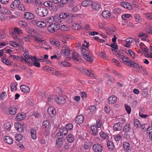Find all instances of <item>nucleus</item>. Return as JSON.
<instances>
[{
	"mask_svg": "<svg viewBox=\"0 0 152 152\" xmlns=\"http://www.w3.org/2000/svg\"><path fill=\"white\" fill-rule=\"evenodd\" d=\"M84 43L80 48L82 56L87 61L91 62L93 61V56L92 53L88 50L89 42L85 40Z\"/></svg>",
	"mask_w": 152,
	"mask_h": 152,
	"instance_id": "1",
	"label": "nucleus"
},
{
	"mask_svg": "<svg viewBox=\"0 0 152 152\" xmlns=\"http://www.w3.org/2000/svg\"><path fill=\"white\" fill-rule=\"evenodd\" d=\"M99 26L101 28H105L106 30V33L109 35H110V37L112 38H117L116 36L114 33L115 31V28L114 26L111 25V26H108V27H105L104 25L102 23H99Z\"/></svg>",
	"mask_w": 152,
	"mask_h": 152,
	"instance_id": "2",
	"label": "nucleus"
},
{
	"mask_svg": "<svg viewBox=\"0 0 152 152\" xmlns=\"http://www.w3.org/2000/svg\"><path fill=\"white\" fill-rule=\"evenodd\" d=\"M48 11V10L46 8L43 7H38L36 10V12L37 15L42 17H44L47 15Z\"/></svg>",
	"mask_w": 152,
	"mask_h": 152,
	"instance_id": "3",
	"label": "nucleus"
},
{
	"mask_svg": "<svg viewBox=\"0 0 152 152\" xmlns=\"http://www.w3.org/2000/svg\"><path fill=\"white\" fill-rule=\"evenodd\" d=\"M80 71L82 73L85 75H88L94 79L96 78V76L91 71H90L88 70H86L83 68L80 69Z\"/></svg>",
	"mask_w": 152,
	"mask_h": 152,
	"instance_id": "4",
	"label": "nucleus"
},
{
	"mask_svg": "<svg viewBox=\"0 0 152 152\" xmlns=\"http://www.w3.org/2000/svg\"><path fill=\"white\" fill-rule=\"evenodd\" d=\"M70 51L71 50L69 47L67 45L64 46L61 50L62 53L66 56L69 55Z\"/></svg>",
	"mask_w": 152,
	"mask_h": 152,
	"instance_id": "5",
	"label": "nucleus"
},
{
	"mask_svg": "<svg viewBox=\"0 0 152 152\" xmlns=\"http://www.w3.org/2000/svg\"><path fill=\"white\" fill-rule=\"evenodd\" d=\"M92 148L94 152H101L103 149L102 145L99 143L94 144Z\"/></svg>",
	"mask_w": 152,
	"mask_h": 152,
	"instance_id": "6",
	"label": "nucleus"
},
{
	"mask_svg": "<svg viewBox=\"0 0 152 152\" xmlns=\"http://www.w3.org/2000/svg\"><path fill=\"white\" fill-rule=\"evenodd\" d=\"M91 8L94 10L98 11L101 10V5L98 2H94L92 3Z\"/></svg>",
	"mask_w": 152,
	"mask_h": 152,
	"instance_id": "7",
	"label": "nucleus"
},
{
	"mask_svg": "<svg viewBox=\"0 0 152 152\" xmlns=\"http://www.w3.org/2000/svg\"><path fill=\"white\" fill-rule=\"evenodd\" d=\"M55 100L56 103L59 104H64L66 102V99L61 96H57L55 98Z\"/></svg>",
	"mask_w": 152,
	"mask_h": 152,
	"instance_id": "8",
	"label": "nucleus"
},
{
	"mask_svg": "<svg viewBox=\"0 0 152 152\" xmlns=\"http://www.w3.org/2000/svg\"><path fill=\"white\" fill-rule=\"evenodd\" d=\"M21 39L19 40V42H17L15 41H10V44L12 46L16 45L17 46L20 47V49H21V48L23 47V43L22 42Z\"/></svg>",
	"mask_w": 152,
	"mask_h": 152,
	"instance_id": "9",
	"label": "nucleus"
},
{
	"mask_svg": "<svg viewBox=\"0 0 152 152\" xmlns=\"http://www.w3.org/2000/svg\"><path fill=\"white\" fill-rule=\"evenodd\" d=\"M104 77L106 80L107 81V83L109 85H110L113 83V77L108 74L105 75Z\"/></svg>",
	"mask_w": 152,
	"mask_h": 152,
	"instance_id": "10",
	"label": "nucleus"
},
{
	"mask_svg": "<svg viewBox=\"0 0 152 152\" xmlns=\"http://www.w3.org/2000/svg\"><path fill=\"white\" fill-rule=\"evenodd\" d=\"M20 1L18 0H15L11 4L10 7L12 9L18 8L20 5Z\"/></svg>",
	"mask_w": 152,
	"mask_h": 152,
	"instance_id": "11",
	"label": "nucleus"
},
{
	"mask_svg": "<svg viewBox=\"0 0 152 152\" xmlns=\"http://www.w3.org/2000/svg\"><path fill=\"white\" fill-rule=\"evenodd\" d=\"M57 25L55 23L50 24L48 27V29L49 32L51 33H53L56 31L57 28Z\"/></svg>",
	"mask_w": 152,
	"mask_h": 152,
	"instance_id": "12",
	"label": "nucleus"
},
{
	"mask_svg": "<svg viewBox=\"0 0 152 152\" xmlns=\"http://www.w3.org/2000/svg\"><path fill=\"white\" fill-rule=\"evenodd\" d=\"M50 43L53 45H55L58 47H60L61 43L57 39H50Z\"/></svg>",
	"mask_w": 152,
	"mask_h": 152,
	"instance_id": "13",
	"label": "nucleus"
},
{
	"mask_svg": "<svg viewBox=\"0 0 152 152\" xmlns=\"http://www.w3.org/2000/svg\"><path fill=\"white\" fill-rule=\"evenodd\" d=\"M140 48L141 49L140 53H147L148 52L147 48L145 45L142 43L140 42L139 45Z\"/></svg>",
	"mask_w": 152,
	"mask_h": 152,
	"instance_id": "14",
	"label": "nucleus"
},
{
	"mask_svg": "<svg viewBox=\"0 0 152 152\" xmlns=\"http://www.w3.org/2000/svg\"><path fill=\"white\" fill-rule=\"evenodd\" d=\"M50 126V124L49 121L46 120L44 121L42 124V126L43 129H45V130L48 131L49 128Z\"/></svg>",
	"mask_w": 152,
	"mask_h": 152,
	"instance_id": "15",
	"label": "nucleus"
},
{
	"mask_svg": "<svg viewBox=\"0 0 152 152\" xmlns=\"http://www.w3.org/2000/svg\"><path fill=\"white\" fill-rule=\"evenodd\" d=\"M121 6L124 7V8H126L129 10L132 9V7L131 4L127 2H124L120 3Z\"/></svg>",
	"mask_w": 152,
	"mask_h": 152,
	"instance_id": "16",
	"label": "nucleus"
},
{
	"mask_svg": "<svg viewBox=\"0 0 152 152\" xmlns=\"http://www.w3.org/2000/svg\"><path fill=\"white\" fill-rule=\"evenodd\" d=\"M15 126L16 130L19 132H21L23 131V128L20 123L18 122L15 123Z\"/></svg>",
	"mask_w": 152,
	"mask_h": 152,
	"instance_id": "17",
	"label": "nucleus"
},
{
	"mask_svg": "<svg viewBox=\"0 0 152 152\" xmlns=\"http://www.w3.org/2000/svg\"><path fill=\"white\" fill-rule=\"evenodd\" d=\"M123 147L125 151L126 152L130 151L131 150L130 144L127 142H123Z\"/></svg>",
	"mask_w": 152,
	"mask_h": 152,
	"instance_id": "18",
	"label": "nucleus"
},
{
	"mask_svg": "<svg viewBox=\"0 0 152 152\" xmlns=\"http://www.w3.org/2000/svg\"><path fill=\"white\" fill-rule=\"evenodd\" d=\"M84 121V117L81 115H78L75 119L76 122L79 125L82 124Z\"/></svg>",
	"mask_w": 152,
	"mask_h": 152,
	"instance_id": "19",
	"label": "nucleus"
},
{
	"mask_svg": "<svg viewBox=\"0 0 152 152\" xmlns=\"http://www.w3.org/2000/svg\"><path fill=\"white\" fill-rule=\"evenodd\" d=\"M48 113L50 115L54 117L55 116L56 114V111L55 109L52 107H49L47 110Z\"/></svg>",
	"mask_w": 152,
	"mask_h": 152,
	"instance_id": "20",
	"label": "nucleus"
},
{
	"mask_svg": "<svg viewBox=\"0 0 152 152\" xmlns=\"http://www.w3.org/2000/svg\"><path fill=\"white\" fill-rule=\"evenodd\" d=\"M24 17L26 19L28 20H31L34 19V15L30 12H26L24 14Z\"/></svg>",
	"mask_w": 152,
	"mask_h": 152,
	"instance_id": "21",
	"label": "nucleus"
},
{
	"mask_svg": "<svg viewBox=\"0 0 152 152\" xmlns=\"http://www.w3.org/2000/svg\"><path fill=\"white\" fill-rule=\"evenodd\" d=\"M102 16L103 18L105 19L110 18L111 16L110 11L108 10L103 11L102 13Z\"/></svg>",
	"mask_w": 152,
	"mask_h": 152,
	"instance_id": "22",
	"label": "nucleus"
},
{
	"mask_svg": "<svg viewBox=\"0 0 152 152\" xmlns=\"http://www.w3.org/2000/svg\"><path fill=\"white\" fill-rule=\"evenodd\" d=\"M127 65L131 67H134L136 68H140V66L137 64L130 60Z\"/></svg>",
	"mask_w": 152,
	"mask_h": 152,
	"instance_id": "23",
	"label": "nucleus"
},
{
	"mask_svg": "<svg viewBox=\"0 0 152 152\" xmlns=\"http://www.w3.org/2000/svg\"><path fill=\"white\" fill-rule=\"evenodd\" d=\"M117 98L115 96L113 95L110 96L108 100L109 104H113L115 103L117 100Z\"/></svg>",
	"mask_w": 152,
	"mask_h": 152,
	"instance_id": "24",
	"label": "nucleus"
},
{
	"mask_svg": "<svg viewBox=\"0 0 152 152\" xmlns=\"http://www.w3.org/2000/svg\"><path fill=\"white\" fill-rule=\"evenodd\" d=\"M26 117V115L24 113H19L16 118V119L18 121H20L23 120Z\"/></svg>",
	"mask_w": 152,
	"mask_h": 152,
	"instance_id": "25",
	"label": "nucleus"
},
{
	"mask_svg": "<svg viewBox=\"0 0 152 152\" xmlns=\"http://www.w3.org/2000/svg\"><path fill=\"white\" fill-rule=\"evenodd\" d=\"M21 90L24 93H28L30 91L29 88L26 85H21L20 87Z\"/></svg>",
	"mask_w": 152,
	"mask_h": 152,
	"instance_id": "26",
	"label": "nucleus"
},
{
	"mask_svg": "<svg viewBox=\"0 0 152 152\" xmlns=\"http://www.w3.org/2000/svg\"><path fill=\"white\" fill-rule=\"evenodd\" d=\"M67 141L69 143H72L75 140V137L72 134H68L66 137Z\"/></svg>",
	"mask_w": 152,
	"mask_h": 152,
	"instance_id": "27",
	"label": "nucleus"
},
{
	"mask_svg": "<svg viewBox=\"0 0 152 152\" xmlns=\"http://www.w3.org/2000/svg\"><path fill=\"white\" fill-rule=\"evenodd\" d=\"M31 34L28 35L29 37H34V38H40V35L38 36L37 33L34 30H31Z\"/></svg>",
	"mask_w": 152,
	"mask_h": 152,
	"instance_id": "28",
	"label": "nucleus"
},
{
	"mask_svg": "<svg viewBox=\"0 0 152 152\" xmlns=\"http://www.w3.org/2000/svg\"><path fill=\"white\" fill-rule=\"evenodd\" d=\"M130 129V124L129 123H126L124 126L123 131L124 133H128Z\"/></svg>",
	"mask_w": 152,
	"mask_h": 152,
	"instance_id": "29",
	"label": "nucleus"
},
{
	"mask_svg": "<svg viewBox=\"0 0 152 152\" xmlns=\"http://www.w3.org/2000/svg\"><path fill=\"white\" fill-rule=\"evenodd\" d=\"M91 129L92 132V134L94 135H96L97 132V128L96 127L95 124H92L91 126Z\"/></svg>",
	"mask_w": 152,
	"mask_h": 152,
	"instance_id": "30",
	"label": "nucleus"
},
{
	"mask_svg": "<svg viewBox=\"0 0 152 152\" xmlns=\"http://www.w3.org/2000/svg\"><path fill=\"white\" fill-rule=\"evenodd\" d=\"M21 50H23L24 53L23 54L25 58L24 59H27L28 58H30V56H29V53L28 50L26 49L23 48V46L21 48Z\"/></svg>",
	"mask_w": 152,
	"mask_h": 152,
	"instance_id": "31",
	"label": "nucleus"
},
{
	"mask_svg": "<svg viewBox=\"0 0 152 152\" xmlns=\"http://www.w3.org/2000/svg\"><path fill=\"white\" fill-rule=\"evenodd\" d=\"M72 58L74 61H80V57L79 55L76 53H73Z\"/></svg>",
	"mask_w": 152,
	"mask_h": 152,
	"instance_id": "32",
	"label": "nucleus"
},
{
	"mask_svg": "<svg viewBox=\"0 0 152 152\" xmlns=\"http://www.w3.org/2000/svg\"><path fill=\"white\" fill-rule=\"evenodd\" d=\"M4 141L9 144H11L13 142V140L10 137L7 136L4 137Z\"/></svg>",
	"mask_w": 152,
	"mask_h": 152,
	"instance_id": "33",
	"label": "nucleus"
},
{
	"mask_svg": "<svg viewBox=\"0 0 152 152\" xmlns=\"http://www.w3.org/2000/svg\"><path fill=\"white\" fill-rule=\"evenodd\" d=\"M120 123H118L115 124L113 126V129L115 131L120 130L121 127L120 125Z\"/></svg>",
	"mask_w": 152,
	"mask_h": 152,
	"instance_id": "34",
	"label": "nucleus"
},
{
	"mask_svg": "<svg viewBox=\"0 0 152 152\" xmlns=\"http://www.w3.org/2000/svg\"><path fill=\"white\" fill-rule=\"evenodd\" d=\"M30 133L31 137L33 140H35L37 137L36 131L34 129H31Z\"/></svg>",
	"mask_w": 152,
	"mask_h": 152,
	"instance_id": "35",
	"label": "nucleus"
},
{
	"mask_svg": "<svg viewBox=\"0 0 152 152\" xmlns=\"http://www.w3.org/2000/svg\"><path fill=\"white\" fill-rule=\"evenodd\" d=\"M45 20L47 23L53 24L54 21V18L53 16L48 17L46 18Z\"/></svg>",
	"mask_w": 152,
	"mask_h": 152,
	"instance_id": "36",
	"label": "nucleus"
},
{
	"mask_svg": "<svg viewBox=\"0 0 152 152\" xmlns=\"http://www.w3.org/2000/svg\"><path fill=\"white\" fill-rule=\"evenodd\" d=\"M92 2L89 0H84L81 3L83 7H87L91 4Z\"/></svg>",
	"mask_w": 152,
	"mask_h": 152,
	"instance_id": "37",
	"label": "nucleus"
},
{
	"mask_svg": "<svg viewBox=\"0 0 152 152\" xmlns=\"http://www.w3.org/2000/svg\"><path fill=\"white\" fill-rule=\"evenodd\" d=\"M58 64L62 66L66 67H68L71 65L69 63L64 61L59 62H58Z\"/></svg>",
	"mask_w": 152,
	"mask_h": 152,
	"instance_id": "38",
	"label": "nucleus"
},
{
	"mask_svg": "<svg viewBox=\"0 0 152 152\" xmlns=\"http://www.w3.org/2000/svg\"><path fill=\"white\" fill-rule=\"evenodd\" d=\"M9 112L12 115H14L16 113V108L15 107H10L9 109Z\"/></svg>",
	"mask_w": 152,
	"mask_h": 152,
	"instance_id": "39",
	"label": "nucleus"
},
{
	"mask_svg": "<svg viewBox=\"0 0 152 152\" xmlns=\"http://www.w3.org/2000/svg\"><path fill=\"white\" fill-rule=\"evenodd\" d=\"M99 134L100 137L104 140H107L109 139V136L103 132H100Z\"/></svg>",
	"mask_w": 152,
	"mask_h": 152,
	"instance_id": "40",
	"label": "nucleus"
},
{
	"mask_svg": "<svg viewBox=\"0 0 152 152\" xmlns=\"http://www.w3.org/2000/svg\"><path fill=\"white\" fill-rule=\"evenodd\" d=\"M121 60L123 63L126 65L130 60L128 57H126L125 56H123V57H122Z\"/></svg>",
	"mask_w": 152,
	"mask_h": 152,
	"instance_id": "41",
	"label": "nucleus"
},
{
	"mask_svg": "<svg viewBox=\"0 0 152 152\" xmlns=\"http://www.w3.org/2000/svg\"><path fill=\"white\" fill-rule=\"evenodd\" d=\"M18 24L20 27L23 28L26 27L27 25L26 22L24 21H20L18 22Z\"/></svg>",
	"mask_w": 152,
	"mask_h": 152,
	"instance_id": "42",
	"label": "nucleus"
},
{
	"mask_svg": "<svg viewBox=\"0 0 152 152\" xmlns=\"http://www.w3.org/2000/svg\"><path fill=\"white\" fill-rule=\"evenodd\" d=\"M1 10V12H3L4 14H6L7 15H10L12 13L6 7H3Z\"/></svg>",
	"mask_w": 152,
	"mask_h": 152,
	"instance_id": "43",
	"label": "nucleus"
},
{
	"mask_svg": "<svg viewBox=\"0 0 152 152\" xmlns=\"http://www.w3.org/2000/svg\"><path fill=\"white\" fill-rule=\"evenodd\" d=\"M46 23L45 22L42 21H38L37 22V26L40 28H42L45 26Z\"/></svg>",
	"mask_w": 152,
	"mask_h": 152,
	"instance_id": "44",
	"label": "nucleus"
},
{
	"mask_svg": "<svg viewBox=\"0 0 152 152\" xmlns=\"http://www.w3.org/2000/svg\"><path fill=\"white\" fill-rule=\"evenodd\" d=\"M17 84L15 83H12L10 85L11 91L12 92H14L17 90Z\"/></svg>",
	"mask_w": 152,
	"mask_h": 152,
	"instance_id": "45",
	"label": "nucleus"
},
{
	"mask_svg": "<svg viewBox=\"0 0 152 152\" xmlns=\"http://www.w3.org/2000/svg\"><path fill=\"white\" fill-rule=\"evenodd\" d=\"M23 60H24L26 63H27L29 66H32L33 64L32 63L33 60L31 58H28L27 59H24L23 58Z\"/></svg>",
	"mask_w": 152,
	"mask_h": 152,
	"instance_id": "46",
	"label": "nucleus"
},
{
	"mask_svg": "<svg viewBox=\"0 0 152 152\" xmlns=\"http://www.w3.org/2000/svg\"><path fill=\"white\" fill-rule=\"evenodd\" d=\"M91 145L92 144L90 142L86 141L85 143L84 147L85 149H88L91 146Z\"/></svg>",
	"mask_w": 152,
	"mask_h": 152,
	"instance_id": "47",
	"label": "nucleus"
},
{
	"mask_svg": "<svg viewBox=\"0 0 152 152\" xmlns=\"http://www.w3.org/2000/svg\"><path fill=\"white\" fill-rule=\"evenodd\" d=\"M68 1L71 2L73 1V0H61L59 4V7H62L64 4H66Z\"/></svg>",
	"mask_w": 152,
	"mask_h": 152,
	"instance_id": "48",
	"label": "nucleus"
},
{
	"mask_svg": "<svg viewBox=\"0 0 152 152\" xmlns=\"http://www.w3.org/2000/svg\"><path fill=\"white\" fill-rule=\"evenodd\" d=\"M134 125L135 127L138 128L140 127L141 124L139 121L137 119H135L134 121Z\"/></svg>",
	"mask_w": 152,
	"mask_h": 152,
	"instance_id": "49",
	"label": "nucleus"
},
{
	"mask_svg": "<svg viewBox=\"0 0 152 152\" xmlns=\"http://www.w3.org/2000/svg\"><path fill=\"white\" fill-rule=\"evenodd\" d=\"M56 145L58 147H60L62 145H63V142L61 138H58L56 141Z\"/></svg>",
	"mask_w": 152,
	"mask_h": 152,
	"instance_id": "50",
	"label": "nucleus"
},
{
	"mask_svg": "<svg viewBox=\"0 0 152 152\" xmlns=\"http://www.w3.org/2000/svg\"><path fill=\"white\" fill-rule=\"evenodd\" d=\"M90 110L89 112L91 113H93L96 111V108L94 105H91L88 107Z\"/></svg>",
	"mask_w": 152,
	"mask_h": 152,
	"instance_id": "51",
	"label": "nucleus"
},
{
	"mask_svg": "<svg viewBox=\"0 0 152 152\" xmlns=\"http://www.w3.org/2000/svg\"><path fill=\"white\" fill-rule=\"evenodd\" d=\"M54 18V20L57 23H60L62 22L61 18L60 16L59 17L58 15H56Z\"/></svg>",
	"mask_w": 152,
	"mask_h": 152,
	"instance_id": "52",
	"label": "nucleus"
},
{
	"mask_svg": "<svg viewBox=\"0 0 152 152\" xmlns=\"http://www.w3.org/2000/svg\"><path fill=\"white\" fill-rule=\"evenodd\" d=\"M81 28V26L77 23H74L72 26V28L75 30H79Z\"/></svg>",
	"mask_w": 152,
	"mask_h": 152,
	"instance_id": "53",
	"label": "nucleus"
},
{
	"mask_svg": "<svg viewBox=\"0 0 152 152\" xmlns=\"http://www.w3.org/2000/svg\"><path fill=\"white\" fill-rule=\"evenodd\" d=\"M121 134L120 132L119 134L114 135V140L116 141H119L121 138Z\"/></svg>",
	"mask_w": 152,
	"mask_h": 152,
	"instance_id": "54",
	"label": "nucleus"
},
{
	"mask_svg": "<svg viewBox=\"0 0 152 152\" xmlns=\"http://www.w3.org/2000/svg\"><path fill=\"white\" fill-rule=\"evenodd\" d=\"M107 146L109 149L112 150L114 146L113 142L111 141H108L107 142Z\"/></svg>",
	"mask_w": 152,
	"mask_h": 152,
	"instance_id": "55",
	"label": "nucleus"
},
{
	"mask_svg": "<svg viewBox=\"0 0 152 152\" xmlns=\"http://www.w3.org/2000/svg\"><path fill=\"white\" fill-rule=\"evenodd\" d=\"M19 10L22 12H25L26 11V7L25 6L22 4H20V5L18 8Z\"/></svg>",
	"mask_w": 152,
	"mask_h": 152,
	"instance_id": "56",
	"label": "nucleus"
},
{
	"mask_svg": "<svg viewBox=\"0 0 152 152\" xmlns=\"http://www.w3.org/2000/svg\"><path fill=\"white\" fill-rule=\"evenodd\" d=\"M69 15V13L65 12H63L60 15V18L62 19L66 18Z\"/></svg>",
	"mask_w": 152,
	"mask_h": 152,
	"instance_id": "57",
	"label": "nucleus"
},
{
	"mask_svg": "<svg viewBox=\"0 0 152 152\" xmlns=\"http://www.w3.org/2000/svg\"><path fill=\"white\" fill-rule=\"evenodd\" d=\"M134 17L135 21L136 22H139L140 20H141V18L139 15L137 13H135L134 15Z\"/></svg>",
	"mask_w": 152,
	"mask_h": 152,
	"instance_id": "58",
	"label": "nucleus"
},
{
	"mask_svg": "<svg viewBox=\"0 0 152 152\" xmlns=\"http://www.w3.org/2000/svg\"><path fill=\"white\" fill-rule=\"evenodd\" d=\"M132 17V15L130 14H126L123 15L122 16V18L123 20H125L128 18H130Z\"/></svg>",
	"mask_w": 152,
	"mask_h": 152,
	"instance_id": "59",
	"label": "nucleus"
},
{
	"mask_svg": "<svg viewBox=\"0 0 152 152\" xmlns=\"http://www.w3.org/2000/svg\"><path fill=\"white\" fill-rule=\"evenodd\" d=\"M35 41L39 45H43V44H45V41L44 40H42L41 39H35Z\"/></svg>",
	"mask_w": 152,
	"mask_h": 152,
	"instance_id": "60",
	"label": "nucleus"
},
{
	"mask_svg": "<svg viewBox=\"0 0 152 152\" xmlns=\"http://www.w3.org/2000/svg\"><path fill=\"white\" fill-rule=\"evenodd\" d=\"M1 61L3 63H5L7 65H11V63L9 61V60L5 58H2Z\"/></svg>",
	"mask_w": 152,
	"mask_h": 152,
	"instance_id": "61",
	"label": "nucleus"
},
{
	"mask_svg": "<svg viewBox=\"0 0 152 152\" xmlns=\"http://www.w3.org/2000/svg\"><path fill=\"white\" fill-rule=\"evenodd\" d=\"M4 127L7 130L10 129L11 127V124L10 122H6L4 125Z\"/></svg>",
	"mask_w": 152,
	"mask_h": 152,
	"instance_id": "62",
	"label": "nucleus"
},
{
	"mask_svg": "<svg viewBox=\"0 0 152 152\" xmlns=\"http://www.w3.org/2000/svg\"><path fill=\"white\" fill-rule=\"evenodd\" d=\"M73 127V125L72 124H67L65 126V128L68 130H71Z\"/></svg>",
	"mask_w": 152,
	"mask_h": 152,
	"instance_id": "63",
	"label": "nucleus"
},
{
	"mask_svg": "<svg viewBox=\"0 0 152 152\" xmlns=\"http://www.w3.org/2000/svg\"><path fill=\"white\" fill-rule=\"evenodd\" d=\"M22 137L23 136L20 134H17L15 135V138L16 140L19 141L22 139Z\"/></svg>",
	"mask_w": 152,
	"mask_h": 152,
	"instance_id": "64",
	"label": "nucleus"
}]
</instances>
